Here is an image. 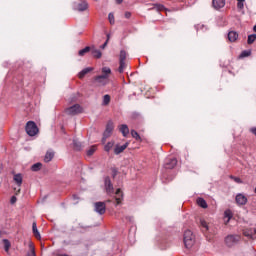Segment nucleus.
<instances>
[{
  "instance_id": "obj_1",
  "label": "nucleus",
  "mask_w": 256,
  "mask_h": 256,
  "mask_svg": "<svg viewBox=\"0 0 256 256\" xmlns=\"http://www.w3.org/2000/svg\"><path fill=\"white\" fill-rule=\"evenodd\" d=\"M109 77H111V68L103 67L102 68V74L96 76L94 78V81L100 87H104V85H107L109 83Z\"/></svg>"
},
{
  "instance_id": "obj_2",
  "label": "nucleus",
  "mask_w": 256,
  "mask_h": 256,
  "mask_svg": "<svg viewBox=\"0 0 256 256\" xmlns=\"http://www.w3.org/2000/svg\"><path fill=\"white\" fill-rule=\"evenodd\" d=\"M184 245L186 249H193V231L186 230L184 232Z\"/></svg>"
},
{
  "instance_id": "obj_3",
  "label": "nucleus",
  "mask_w": 256,
  "mask_h": 256,
  "mask_svg": "<svg viewBox=\"0 0 256 256\" xmlns=\"http://www.w3.org/2000/svg\"><path fill=\"white\" fill-rule=\"evenodd\" d=\"M26 133L30 136V137H35V135L37 133H39V128H37V124H35V122L33 121H29L26 124Z\"/></svg>"
},
{
  "instance_id": "obj_4",
  "label": "nucleus",
  "mask_w": 256,
  "mask_h": 256,
  "mask_svg": "<svg viewBox=\"0 0 256 256\" xmlns=\"http://www.w3.org/2000/svg\"><path fill=\"white\" fill-rule=\"evenodd\" d=\"M66 115H79V113H83V108L79 104H75L66 108L65 110Z\"/></svg>"
},
{
  "instance_id": "obj_5",
  "label": "nucleus",
  "mask_w": 256,
  "mask_h": 256,
  "mask_svg": "<svg viewBox=\"0 0 256 256\" xmlns=\"http://www.w3.org/2000/svg\"><path fill=\"white\" fill-rule=\"evenodd\" d=\"M113 129H115V126L113 125V122H109L106 126V129L103 133L102 143H105L109 137H111L113 133Z\"/></svg>"
},
{
  "instance_id": "obj_6",
  "label": "nucleus",
  "mask_w": 256,
  "mask_h": 256,
  "mask_svg": "<svg viewBox=\"0 0 256 256\" xmlns=\"http://www.w3.org/2000/svg\"><path fill=\"white\" fill-rule=\"evenodd\" d=\"M236 243H239V236L228 235L225 237V244L227 247H233Z\"/></svg>"
},
{
  "instance_id": "obj_7",
  "label": "nucleus",
  "mask_w": 256,
  "mask_h": 256,
  "mask_svg": "<svg viewBox=\"0 0 256 256\" xmlns=\"http://www.w3.org/2000/svg\"><path fill=\"white\" fill-rule=\"evenodd\" d=\"M129 147V142H126L124 145L116 144L114 146V155H121L125 149Z\"/></svg>"
},
{
  "instance_id": "obj_8",
  "label": "nucleus",
  "mask_w": 256,
  "mask_h": 256,
  "mask_svg": "<svg viewBox=\"0 0 256 256\" xmlns=\"http://www.w3.org/2000/svg\"><path fill=\"white\" fill-rule=\"evenodd\" d=\"M74 9L76 11H87V9H89V4L86 1L77 2L74 4Z\"/></svg>"
},
{
  "instance_id": "obj_9",
  "label": "nucleus",
  "mask_w": 256,
  "mask_h": 256,
  "mask_svg": "<svg viewBox=\"0 0 256 256\" xmlns=\"http://www.w3.org/2000/svg\"><path fill=\"white\" fill-rule=\"evenodd\" d=\"M177 165V159L176 158H167L164 163L165 169H174V167Z\"/></svg>"
},
{
  "instance_id": "obj_10",
  "label": "nucleus",
  "mask_w": 256,
  "mask_h": 256,
  "mask_svg": "<svg viewBox=\"0 0 256 256\" xmlns=\"http://www.w3.org/2000/svg\"><path fill=\"white\" fill-rule=\"evenodd\" d=\"M95 211L99 213V215L105 214L106 207L104 202H96L95 203Z\"/></svg>"
},
{
  "instance_id": "obj_11",
  "label": "nucleus",
  "mask_w": 256,
  "mask_h": 256,
  "mask_svg": "<svg viewBox=\"0 0 256 256\" xmlns=\"http://www.w3.org/2000/svg\"><path fill=\"white\" fill-rule=\"evenodd\" d=\"M104 185L108 195H111V193H113V184L111 183V179L109 177L105 178Z\"/></svg>"
},
{
  "instance_id": "obj_12",
  "label": "nucleus",
  "mask_w": 256,
  "mask_h": 256,
  "mask_svg": "<svg viewBox=\"0 0 256 256\" xmlns=\"http://www.w3.org/2000/svg\"><path fill=\"white\" fill-rule=\"evenodd\" d=\"M235 201L237 203V205H247V197L243 194H237Z\"/></svg>"
},
{
  "instance_id": "obj_13",
  "label": "nucleus",
  "mask_w": 256,
  "mask_h": 256,
  "mask_svg": "<svg viewBox=\"0 0 256 256\" xmlns=\"http://www.w3.org/2000/svg\"><path fill=\"white\" fill-rule=\"evenodd\" d=\"M212 7L218 11V9H223L225 7V0H212Z\"/></svg>"
},
{
  "instance_id": "obj_14",
  "label": "nucleus",
  "mask_w": 256,
  "mask_h": 256,
  "mask_svg": "<svg viewBox=\"0 0 256 256\" xmlns=\"http://www.w3.org/2000/svg\"><path fill=\"white\" fill-rule=\"evenodd\" d=\"M237 39H239V34L236 31H230L228 33V40L230 41V43H235Z\"/></svg>"
},
{
  "instance_id": "obj_15",
  "label": "nucleus",
  "mask_w": 256,
  "mask_h": 256,
  "mask_svg": "<svg viewBox=\"0 0 256 256\" xmlns=\"http://www.w3.org/2000/svg\"><path fill=\"white\" fill-rule=\"evenodd\" d=\"M115 195L116 205H120L121 201H123V192L121 189H117Z\"/></svg>"
},
{
  "instance_id": "obj_16",
  "label": "nucleus",
  "mask_w": 256,
  "mask_h": 256,
  "mask_svg": "<svg viewBox=\"0 0 256 256\" xmlns=\"http://www.w3.org/2000/svg\"><path fill=\"white\" fill-rule=\"evenodd\" d=\"M13 181L18 185V187H21V185H23V175L14 174Z\"/></svg>"
},
{
  "instance_id": "obj_17",
  "label": "nucleus",
  "mask_w": 256,
  "mask_h": 256,
  "mask_svg": "<svg viewBox=\"0 0 256 256\" xmlns=\"http://www.w3.org/2000/svg\"><path fill=\"white\" fill-rule=\"evenodd\" d=\"M119 131L122 133L123 137H127L129 135V127L126 124L120 125Z\"/></svg>"
},
{
  "instance_id": "obj_18",
  "label": "nucleus",
  "mask_w": 256,
  "mask_h": 256,
  "mask_svg": "<svg viewBox=\"0 0 256 256\" xmlns=\"http://www.w3.org/2000/svg\"><path fill=\"white\" fill-rule=\"evenodd\" d=\"M197 206L201 207L202 209H207L208 205H207V201H205V199L203 198H198L196 200Z\"/></svg>"
},
{
  "instance_id": "obj_19",
  "label": "nucleus",
  "mask_w": 256,
  "mask_h": 256,
  "mask_svg": "<svg viewBox=\"0 0 256 256\" xmlns=\"http://www.w3.org/2000/svg\"><path fill=\"white\" fill-rule=\"evenodd\" d=\"M91 71H93V68H91V67H88V68L83 69V70L78 74L79 79H83V77H85V76L87 75V73H91Z\"/></svg>"
},
{
  "instance_id": "obj_20",
  "label": "nucleus",
  "mask_w": 256,
  "mask_h": 256,
  "mask_svg": "<svg viewBox=\"0 0 256 256\" xmlns=\"http://www.w3.org/2000/svg\"><path fill=\"white\" fill-rule=\"evenodd\" d=\"M200 227L203 233H207V231H209V225L207 224V221H205L204 219L200 220Z\"/></svg>"
},
{
  "instance_id": "obj_21",
  "label": "nucleus",
  "mask_w": 256,
  "mask_h": 256,
  "mask_svg": "<svg viewBox=\"0 0 256 256\" xmlns=\"http://www.w3.org/2000/svg\"><path fill=\"white\" fill-rule=\"evenodd\" d=\"M113 147H115V141H110L107 144H105L104 146V151H106V153H109L111 151V149H113Z\"/></svg>"
},
{
  "instance_id": "obj_22",
  "label": "nucleus",
  "mask_w": 256,
  "mask_h": 256,
  "mask_svg": "<svg viewBox=\"0 0 256 256\" xmlns=\"http://www.w3.org/2000/svg\"><path fill=\"white\" fill-rule=\"evenodd\" d=\"M28 247H29V252H28V256H36L35 254V244H33V242H29L28 244Z\"/></svg>"
},
{
  "instance_id": "obj_23",
  "label": "nucleus",
  "mask_w": 256,
  "mask_h": 256,
  "mask_svg": "<svg viewBox=\"0 0 256 256\" xmlns=\"http://www.w3.org/2000/svg\"><path fill=\"white\" fill-rule=\"evenodd\" d=\"M53 157H55V153L48 151L44 157L45 163H49V161H52Z\"/></svg>"
},
{
  "instance_id": "obj_24",
  "label": "nucleus",
  "mask_w": 256,
  "mask_h": 256,
  "mask_svg": "<svg viewBox=\"0 0 256 256\" xmlns=\"http://www.w3.org/2000/svg\"><path fill=\"white\" fill-rule=\"evenodd\" d=\"M245 57H251V50H243L239 55V59H245Z\"/></svg>"
},
{
  "instance_id": "obj_25",
  "label": "nucleus",
  "mask_w": 256,
  "mask_h": 256,
  "mask_svg": "<svg viewBox=\"0 0 256 256\" xmlns=\"http://www.w3.org/2000/svg\"><path fill=\"white\" fill-rule=\"evenodd\" d=\"M92 51V55L93 57H95L96 59H101V51L97 50L95 48L90 49Z\"/></svg>"
},
{
  "instance_id": "obj_26",
  "label": "nucleus",
  "mask_w": 256,
  "mask_h": 256,
  "mask_svg": "<svg viewBox=\"0 0 256 256\" xmlns=\"http://www.w3.org/2000/svg\"><path fill=\"white\" fill-rule=\"evenodd\" d=\"M243 235L245 237H248L249 239H255V237H253V230L252 229L244 230Z\"/></svg>"
},
{
  "instance_id": "obj_27",
  "label": "nucleus",
  "mask_w": 256,
  "mask_h": 256,
  "mask_svg": "<svg viewBox=\"0 0 256 256\" xmlns=\"http://www.w3.org/2000/svg\"><path fill=\"white\" fill-rule=\"evenodd\" d=\"M89 51H91V47L86 46L84 49H82V50H80V51L78 52V55H79L80 57H83V56H85V54L89 53Z\"/></svg>"
},
{
  "instance_id": "obj_28",
  "label": "nucleus",
  "mask_w": 256,
  "mask_h": 256,
  "mask_svg": "<svg viewBox=\"0 0 256 256\" xmlns=\"http://www.w3.org/2000/svg\"><path fill=\"white\" fill-rule=\"evenodd\" d=\"M111 103V96L109 94L104 95L102 105L106 106Z\"/></svg>"
},
{
  "instance_id": "obj_29",
  "label": "nucleus",
  "mask_w": 256,
  "mask_h": 256,
  "mask_svg": "<svg viewBox=\"0 0 256 256\" xmlns=\"http://www.w3.org/2000/svg\"><path fill=\"white\" fill-rule=\"evenodd\" d=\"M3 243L6 253H9V249H11V242H9L7 239H4Z\"/></svg>"
},
{
  "instance_id": "obj_30",
  "label": "nucleus",
  "mask_w": 256,
  "mask_h": 256,
  "mask_svg": "<svg viewBox=\"0 0 256 256\" xmlns=\"http://www.w3.org/2000/svg\"><path fill=\"white\" fill-rule=\"evenodd\" d=\"M255 40H256V34L249 35L247 40L248 45H253V43H255Z\"/></svg>"
},
{
  "instance_id": "obj_31",
  "label": "nucleus",
  "mask_w": 256,
  "mask_h": 256,
  "mask_svg": "<svg viewBox=\"0 0 256 256\" xmlns=\"http://www.w3.org/2000/svg\"><path fill=\"white\" fill-rule=\"evenodd\" d=\"M131 136L136 139V141H141V136L139 135V133H137V131L135 130H131Z\"/></svg>"
},
{
  "instance_id": "obj_32",
  "label": "nucleus",
  "mask_w": 256,
  "mask_h": 256,
  "mask_svg": "<svg viewBox=\"0 0 256 256\" xmlns=\"http://www.w3.org/2000/svg\"><path fill=\"white\" fill-rule=\"evenodd\" d=\"M125 67H127L125 61H120V66L118 68L119 73H123L125 71Z\"/></svg>"
},
{
  "instance_id": "obj_33",
  "label": "nucleus",
  "mask_w": 256,
  "mask_h": 256,
  "mask_svg": "<svg viewBox=\"0 0 256 256\" xmlns=\"http://www.w3.org/2000/svg\"><path fill=\"white\" fill-rule=\"evenodd\" d=\"M96 151H97V146H91L87 151V155L91 157V155H93V153H95Z\"/></svg>"
},
{
  "instance_id": "obj_34",
  "label": "nucleus",
  "mask_w": 256,
  "mask_h": 256,
  "mask_svg": "<svg viewBox=\"0 0 256 256\" xmlns=\"http://www.w3.org/2000/svg\"><path fill=\"white\" fill-rule=\"evenodd\" d=\"M42 166H43V164H41V163H36V164H33V165H32L31 169H32V171H39Z\"/></svg>"
},
{
  "instance_id": "obj_35",
  "label": "nucleus",
  "mask_w": 256,
  "mask_h": 256,
  "mask_svg": "<svg viewBox=\"0 0 256 256\" xmlns=\"http://www.w3.org/2000/svg\"><path fill=\"white\" fill-rule=\"evenodd\" d=\"M125 59H127V52H125V50H122L120 52L119 61H125Z\"/></svg>"
},
{
  "instance_id": "obj_36",
  "label": "nucleus",
  "mask_w": 256,
  "mask_h": 256,
  "mask_svg": "<svg viewBox=\"0 0 256 256\" xmlns=\"http://www.w3.org/2000/svg\"><path fill=\"white\" fill-rule=\"evenodd\" d=\"M237 7H238V9H244L245 8V4H243V3H245V0H237Z\"/></svg>"
},
{
  "instance_id": "obj_37",
  "label": "nucleus",
  "mask_w": 256,
  "mask_h": 256,
  "mask_svg": "<svg viewBox=\"0 0 256 256\" xmlns=\"http://www.w3.org/2000/svg\"><path fill=\"white\" fill-rule=\"evenodd\" d=\"M224 217H227V219H231L233 217V213H231V210H226L224 212Z\"/></svg>"
},
{
  "instance_id": "obj_38",
  "label": "nucleus",
  "mask_w": 256,
  "mask_h": 256,
  "mask_svg": "<svg viewBox=\"0 0 256 256\" xmlns=\"http://www.w3.org/2000/svg\"><path fill=\"white\" fill-rule=\"evenodd\" d=\"M108 19H109L111 25H113L115 23V16L113 15V13H110L108 15Z\"/></svg>"
},
{
  "instance_id": "obj_39",
  "label": "nucleus",
  "mask_w": 256,
  "mask_h": 256,
  "mask_svg": "<svg viewBox=\"0 0 256 256\" xmlns=\"http://www.w3.org/2000/svg\"><path fill=\"white\" fill-rule=\"evenodd\" d=\"M230 178L235 181V183H243V180H241V178L239 177H235L233 175H230Z\"/></svg>"
},
{
  "instance_id": "obj_40",
  "label": "nucleus",
  "mask_w": 256,
  "mask_h": 256,
  "mask_svg": "<svg viewBox=\"0 0 256 256\" xmlns=\"http://www.w3.org/2000/svg\"><path fill=\"white\" fill-rule=\"evenodd\" d=\"M74 147L78 151L81 150V147H82L81 142H78L77 140H74Z\"/></svg>"
},
{
  "instance_id": "obj_41",
  "label": "nucleus",
  "mask_w": 256,
  "mask_h": 256,
  "mask_svg": "<svg viewBox=\"0 0 256 256\" xmlns=\"http://www.w3.org/2000/svg\"><path fill=\"white\" fill-rule=\"evenodd\" d=\"M33 234L36 237V239H41V234L39 233V230L34 231Z\"/></svg>"
},
{
  "instance_id": "obj_42",
  "label": "nucleus",
  "mask_w": 256,
  "mask_h": 256,
  "mask_svg": "<svg viewBox=\"0 0 256 256\" xmlns=\"http://www.w3.org/2000/svg\"><path fill=\"white\" fill-rule=\"evenodd\" d=\"M38 229H37V222H33V224H32V231H33V233L35 232V231H37Z\"/></svg>"
},
{
  "instance_id": "obj_43",
  "label": "nucleus",
  "mask_w": 256,
  "mask_h": 256,
  "mask_svg": "<svg viewBox=\"0 0 256 256\" xmlns=\"http://www.w3.org/2000/svg\"><path fill=\"white\" fill-rule=\"evenodd\" d=\"M125 18L130 19L131 18V12H125Z\"/></svg>"
},
{
  "instance_id": "obj_44",
  "label": "nucleus",
  "mask_w": 256,
  "mask_h": 256,
  "mask_svg": "<svg viewBox=\"0 0 256 256\" xmlns=\"http://www.w3.org/2000/svg\"><path fill=\"white\" fill-rule=\"evenodd\" d=\"M15 201H17V198H16L15 196H13V197L11 198V203H15Z\"/></svg>"
},
{
  "instance_id": "obj_45",
  "label": "nucleus",
  "mask_w": 256,
  "mask_h": 256,
  "mask_svg": "<svg viewBox=\"0 0 256 256\" xmlns=\"http://www.w3.org/2000/svg\"><path fill=\"white\" fill-rule=\"evenodd\" d=\"M116 3H117L118 5H121V3H123V0H116Z\"/></svg>"
},
{
  "instance_id": "obj_46",
  "label": "nucleus",
  "mask_w": 256,
  "mask_h": 256,
  "mask_svg": "<svg viewBox=\"0 0 256 256\" xmlns=\"http://www.w3.org/2000/svg\"><path fill=\"white\" fill-rule=\"evenodd\" d=\"M107 47V41L101 46L102 49H105Z\"/></svg>"
},
{
  "instance_id": "obj_47",
  "label": "nucleus",
  "mask_w": 256,
  "mask_h": 256,
  "mask_svg": "<svg viewBox=\"0 0 256 256\" xmlns=\"http://www.w3.org/2000/svg\"><path fill=\"white\" fill-rule=\"evenodd\" d=\"M253 31H255V33H256V25H254V27H253Z\"/></svg>"
},
{
  "instance_id": "obj_48",
  "label": "nucleus",
  "mask_w": 256,
  "mask_h": 256,
  "mask_svg": "<svg viewBox=\"0 0 256 256\" xmlns=\"http://www.w3.org/2000/svg\"><path fill=\"white\" fill-rule=\"evenodd\" d=\"M254 235H256V228L254 229Z\"/></svg>"
},
{
  "instance_id": "obj_49",
  "label": "nucleus",
  "mask_w": 256,
  "mask_h": 256,
  "mask_svg": "<svg viewBox=\"0 0 256 256\" xmlns=\"http://www.w3.org/2000/svg\"><path fill=\"white\" fill-rule=\"evenodd\" d=\"M159 9H160V10L163 9V6H161Z\"/></svg>"
},
{
  "instance_id": "obj_50",
  "label": "nucleus",
  "mask_w": 256,
  "mask_h": 256,
  "mask_svg": "<svg viewBox=\"0 0 256 256\" xmlns=\"http://www.w3.org/2000/svg\"><path fill=\"white\" fill-rule=\"evenodd\" d=\"M0 237H1V231H0Z\"/></svg>"
}]
</instances>
